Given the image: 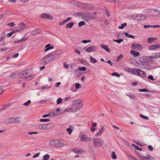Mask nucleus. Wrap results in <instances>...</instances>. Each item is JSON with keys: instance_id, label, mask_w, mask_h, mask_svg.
<instances>
[{"instance_id": "obj_22", "label": "nucleus", "mask_w": 160, "mask_h": 160, "mask_svg": "<svg viewBox=\"0 0 160 160\" xmlns=\"http://www.w3.org/2000/svg\"><path fill=\"white\" fill-rule=\"evenodd\" d=\"M139 158L140 159L141 158L142 159L145 158L148 160H152L153 159V158L149 155H147V157H144L142 156L139 157Z\"/></svg>"}, {"instance_id": "obj_57", "label": "nucleus", "mask_w": 160, "mask_h": 160, "mask_svg": "<svg viewBox=\"0 0 160 160\" xmlns=\"http://www.w3.org/2000/svg\"><path fill=\"white\" fill-rule=\"evenodd\" d=\"M123 57V56L122 54L120 55L118 57L117 61H119V60L122 58Z\"/></svg>"}, {"instance_id": "obj_44", "label": "nucleus", "mask_w": 160, "mask_h": 160, "mask_svg": "<svg viewBox=\"0 0 160 160\" xmlns=\"http://www.w3.org/2000/svg\"><path fill=\"white\" fill-rule=\"evenodd\" d=\"M127 24L126 23H125L123 24H122L121 26H119L118 28L120 29H122L124 28L126 26Z\"/></svg>"}, {"instance_id": "obj_34", "label": "nucleus", "mask_w": 160, "mask_h": 160, "mask_svg": "<svg viewBox=\"0 0 160 160\" xmlns=\"http://www.w3.org/2000/svg\"><path fill=\"white\" fill-rule=\"evenodd\" d=\"M156 39L155 38H150L148 39V42L149 43H151L154 40Z\"/></svg>"}, {"instance_id": "obj_61", "label": "nucleus", "mask_w": 160, "mask_h": 160, "mask_svg": "<svg viewBox=\"0 0 160 160\" xmlns=\"http://www.w3.org/2000/svg\"><path fill=\"white\" fill-rule=\"evenodd\" d=\"M16 74L14 73H13L10 75V77L12 78H14L16 77Z\"/></svg>"}, {"instance_id": "obj_50", "label": "nucleus", "mask_w": 160, "mask_h": 160, "mask_svg": "<svg viewBox=\"0 0 160 160\" xmlns=\"http://www.w3.org/2000/svg\"><path fill=\"white\" fill-rule=\"evenodd\" d=\"M66 130L69 134H71L73 131L70 128H67Z\"/></svg>"}, {"instance_id": "obj_33", "label": "nucleus", "mask_w": 160, "mask_h": 160, "mask_svg": "<svg viewBox=\"0 0 160 160\" xmlns=\"http://www.w3.org/2000/svg\"><path fill=\"white\" fill-rule=\"evenodd\" d=\"M73 24L74 23L72 22L68 23L66 25V27L67 28H71L73 26Z\"/></svg>"}, {"instance_id": "obj_28", "label": "nucleus", "mask_w": 160, "mask_h": 160, "mask_svg": "<svg viewBox=\"0 0 160 160\" xmlns=\"http://www.w3.org/2000/svg\"><path fill=\"white\" fill-rule=\"evenodd\" d=\"M57 145V146L59 148H61L64 147L65 144L63 143L60 142L59 140L58 139Z\"/></svg>"}, {"instance_id": "obj_9", "label": "nucleus", "mask_w": 160, "mask_h": 160, "mask_svg": "<svg viewBox=\"0 0 160 160\" xmlns=\"http://www.w3.org/2000/svg\"><path fill=\"white\" fill-rule=\"evenodd\" d=\"M41 18H44L50 20L53 19V17L48 13H44L41 15Z\"/></svg>"}, {"instance_id": "obj_51", "label": "nucleus", "mask_w": 160, "mask_h": 160, "mask_svg": "<svg viewBox=\"0 0 160 160\" xmlns=\"http://www.w3.org/2000/svg\"><path fill=\"white\" fill-rule=\"evenodd\" d=\"M50 121V119H41L40 121L41 122H48Z\"/></svg>"}, {"instance_id": "obj_63", "label": "nucleus", "mask_w": 160, "mask_h": 160, "mask_svg": "<svg viewBox=\"0 0 160 160\" xmlns=\"http://www.w3.org/2000/svg\"><path fill=\"white\" fill-rule=\"evenodd\" d=\"M148 78L149 79H150V80H152V81H153L154 80V79H153V76L152 75H149L148 77Z\"/></svg>"}, {"instance_id": "obj_3", "label": "nucleus", "mask_w": 160, "mask_h": 160, "mask_svg": "<svg viewBox=\"0 0 160 160\" xmlns=\"http://www.w3.org/2000/svg\"><path fill=\"white\" fill-rule=\"evenodd\" d=\"M93 143L95 147L99 148L103 144L104 142L102 139L99 138H96L93 139Z\"/></svg>"}, {"instance_id": "obj_62", "label": "nucleus", "mask_w": 160, "mask_h": 160, "mask_svg": "<svg viewBox=\"0 0 160 160\" xmlns=\"http://www.w3.org/2000/svg\"><path fill=\"white\" fill-rule=\"evenodd\" d=\"M152 25H145L143 26V28H151Z\"/></svg>"}, {"instance_id": "obj_15", "label": "nucleus", "mask_w": 160, "mask_h": 160, "mask_svg": "<svg viewBox=\"0 0 160 160\" xmlns=\"http://www.w3.org/2000/svg\"><path fill=\"white\" fill-rule=\"evenodd\" d=\"M41 32L42 30L41 29L39 28H36V29L31 31L30 34L32 36H34L38 33Z\"/></svg>"}, {"instance_id": "obj_25", "label": "nucleus", "mask_w": 160, "mask_h": 160, "mask_svg": "<svg viewBox=\"0 0 160 160\" xmlns=\"http://www.w3.org/2000/svg\"><path fill=\"white\" fill-rule=\"evenodd\" d=\"M72 151L77 153L80 154L83 152V150L80 149L73 148Z\"/></svg>"}, {"instance_id": "obj_19", "label": "nucleus", "mask_w": 160, "mask_h": 160, "mask_svg": "<svg viewBox=\"0 0 160 160\" xmlns=\"http://www.w3.org/2000/svg\"><path fill=\"white\" fill-rule=\"evenodd\" d=\"M69 3L71 4L72 5H74L75 6H78L80 7V6H81V2H78V1H72L69 2Z\"/></svg>"}, {"instance_id": "obj_16", "label": "nucleus", "mask_w": 160, "mask_h": 160, "mask_svg": "<svg viewBox=\"0 0 160 160\" xmlns=\"http://www.w3.org/2000/svg\"><path fill=\"white\" fill-rule=\"evenodd\" d=\"M26 27L25 24L23 23H21L19 25V28L18 29H16L15 31L21 32L25 30Z\"/></svg>"}, {"instance_id": "obj_37", "label": "nucleus", "mask_w": 160, "mask_h": 160, "mask_svg": "<svg viewBox=\"0 0 160 160\" xmlns=\"http://www.w3.org/2000/svg\"><path fill=\"white\" fill-rule=\"evenodd\" d=\"M148 49L150 50H155V44L149 46L148 48Z\"/></svg>"}, {"instance_id": "obj_43", "label": "nucleus", "mask_w": 160, "mask_h": 160, "mask_svg": "<svg viewBox=\"0 0 160 160\" xmlns=\"http://www.w3.org/2000/svg\"><path fill=\"white\" fill-rule=\"evenodd\" d=\"M85 24L86 23L85 22L83 21H80L78 24V26L79 27H81L83 25H85Z\"/></svg>"}, {"instance_id": "obj_59", "label": "nucleus", "mask_w": 160, "mask_h": 160, "mask_svg": "<svg viewBox=\"0 0 160 160\" xmlns=\"http://www.w3.org/2000/svg\"><path fill=\"white\" fill-rule=\"evenodd\" d=\"M91 41L90 40H84L82 41V42L83 43H86L88 42H89Z\"/></svg>"}, {"instance_id": "obj_55", "label": "nucleus", "mask_w": 160, "mask_h": 160, "mask_svg": "<svg viewBox=\"0 0 160 160\" xmlns=\"http://www.w3.org/2000/svg\"><path fill=\"white\" fill-rule=\"evenodd\" d=\"M86 68L85 67H80L78 70L83 71H84L86 70Z\"/></svg>"}, {"instance_id": "obj_26", "label": "nucleus", "mask_w": 160, "mask_h": 160, "mask_svg": "<svg viewBox=\"0 0 160 160\" xmlns=\"http://www.w3.org/2000/svg\"><path fill=\"white\" fill-rule=\"evenodd\" d=\"M147 56H144L141 57L139 59V61L142 62H147Z\"/></svg>"}, {"instance_id": "obj_27", "label": "nucleus", "mask_w": 160, "mask_h": 160, "mask_svg": "<svg viewBox=\"0 0 160 160\" xmlns=\"http://www.w3.org/2000/svg\"><path fill=\"white\" fill-rule=\"evenodd\" d=\"M130 53L134 56L135 57L138 56L139 54L138 52L135 51L134 50L131 51Z\"/></svg>"}, {"instance_id": "obj_41", "label": "nucleus", "mask_w": 160, "mask_h": 160, "mask_svg": "<svg viewBox=\"0 0 160 160\" xmlns=\"http://www.w3.org/2000/svg\"><path fill=\"white\" fill-rule=\"evenodd\" d=\"M111 158L112 159H116L117 158V156L114 152H113L111 155Z\"/></svg>"}, {"instance_id": "obj_53", "label": "nucleus", "mask_w": 160, "mask_h": 160, "mask_svg": "<svg viewBox=\"0 0 160 160\" xmlns=\"http://www.w3.org/2000/svg\"><path fill=\"white\" fill-rule=\"evenodd\" d=\"M112 76H116L118 78L120 76V75L119 74L116 72L112 73Z\"/></svg>"}, {"instance_id": "obj_14", "label": "nucleus", "mask_w": 160, "mask_h": 160, "mask_svg": "<svg viewBox=\"0 0 160 160\" xmlns=\"http://www.w3.org/2000/svg\"><path fill=\"white\" fill-rule=\"evenodd\" d=\"M137 72L138 73L137 75L139 76L145 78L146 76V73L140 69H137Z\"/></svg>"}, {"instance_id": "obj_10", "label": "nucleus", "mask_w": 160, "mask_h": 160, "mask_svg": "<svg viewBox=\"0 0 160 160\" xmlns=\"http://www.w3.org/2000/svg\"><path fill=\"white\" fill-rule=\"evenodd\" d=\"M147 18V16L145 14H139L137 15L135 17L137 20H143Z\"/></svg>"}, {"instance_id": "obj_7", "label": "nucleus", "mask_w": 160, "mask_h": 160, "mask_svg": "<svg viewBox=\"0 0 160 160\" xmlns=\"http://www.w3.org/2000/svg\"><path fill=\"white\" fill-rule=\"evenodd\" d=\"M82 17V18L86 22L90 20L92 18L91 15V14L83 12V13Z\"/></svg>"}, {"instance_id": "obj_23", "label": "nucleus", "mask_w": 160, "mask_h": 160, "mask_svg": "<svg viewBox=\"0 0 160 160\" xmlns=\"http://www.w3.org/2000/svg\"><path fill=\"white\" fill-rule=\"evenodd\" d=\"M101 47L102 48L105 50L106 51L108 52H110V49L108 46L104 44H101Z\"/></svg>"}, {"instance_id": "obj_47", "label": "nucleus", "mask_w": 160, "mask_h": 160, "mask_svg": "<svg viewBox=\"0 0 160 160\" xmlns=\"http://www.w3.org/2000/svg\"><path fill=\"white\" fill-rule=\"evenodd\" d=\"M139 91L140 92H148L149 90L146 88L140 89L139 90Z\"/></svg>"}, {"instance_id": "obj_46", "label": "nucleus", "mask_w": 160, "mask_h": 160, "mask_svg": "<svg viewBox=\"0 0 160 160\" xmlns=\"http://www.w3.org/2000/svg\"><path fill=\"white\" fill-rule=\"evenodd\" d=\"M71 98L70 97H64L63 99V101L66 102L68 101H69Z\"/></svg>"}, {"instance_id": "obj_58", "label": "nucleus", "mask_w": 160, "mask_h": 160, "mask_svg": "<svg viewBox=\"0 0 160 160\" xmlns=\"http://www.w3.org/2000/svg\"><path fill=\"white\" fill-rule=\"evenodd\" d=\"M15 24H14V22H11L10 23H9L8 24V26H9L11 27H13V26H15Z\"/></svg>"}, {"instance_id": "obj_56", "label": "nucleus", "mask_w": 160, "mask_h": 160, "mask_svg": "<svg viewBox=\"0 0 160 160\" xmlns=\"http://www.w3.org/2000/svg\"><path fill=\"white\" fill-rule=\"evenodd\" d=\"M15 31H12L11 32H10L9 33H8L7 35V37H11L12 35L13 34V33L15 32Z\"/></svg>"}, {"instance_id": "obj_32", "label": "nucleus", "mask_w": 160, "mask_h": 160, "mask_svg": "<svg viewBox=\"0 0 160 160\" xmlns=\"http://www.w3.org/2000/svg\"><path fill=\"white\" fill-rule=\"evenodd\" d=\"M89 59L90 61L92 63H95L97 62V60L96 59L93 58L92 57H90Z\"/></svg>"}, {"instance_id": "obj_45", "label": "nucleus", "mask_w": 160, "mask_h": 160, "mask_svg": "<svg viewBox=\"0 0 160 160\" xmlns=\"http://www.w3.org/2000/svg\"><path fill=\"white\" fill-rule=\"evenodd\" d=\"M83 12H77L74 14L75 16L76 17L77 16H79L80 17H82Z\"/></svg>"}, {"instance_id": "obj_31", "label": "nucleus", "mask_w": 160, "mask_h": 160, "mask_svg": "<svg viewBox=\"0 0 160 160\" xmlns=\"http://www.w3.org/2000/svg\"><path fill=\"white\" fill-rule=\"evenodd\" d=\"M28 38L26 36H25L23 37L20 40L18 41L17 42H15V43H18L21 41L22 42H23L25 41Z\"/></svg>"}, {"instance_id": "obj_18", "label": "nucleus", "mask_w": 160, "mask_h": 160, "mask_svg": "<svg viewBox=\"0 0 160 160\" xmlns=\"http://www.w3.org/2000/svg\"><path fill=\"white\" fill-rule=\"evenodd\" d=\"M131 48L132 49H135V48H137L138 50H141L142 48V47L141 45L133 44L131 46Z\"/></svg>"}, {"instance_id": "obj_64", "label": "nucleus", "mask_w": 160, "mask_h": 160, "mask_svg": "<svg viewBox=\"0 0 160 160\" xmlns=\"http://www.w3.org/2000/svg\"><path fill=\"white\" fill-rule=\"evenodd\" d=\"M155 50L157 49L160 48V44H155Z\"/></svg>"}, {"instance_id": "obj_12", "label": "nucleus", "mask_w": 160, "mask_h": 160, "mask_svg": "<svg viewBox=\"0 0 160 160\" xmlns=\"http://www.w3.org/2000/svg\"><path fill=\"white\" fill-rule=\"evenodd\" d=\"M81 140L84 142L90 141L91 140V138L88 137L87 135L83 134L81 137Z\"/></svg>"}, {"instance_id": "obj_54", "label": "nucleus", "mask_w": 160, "mask_h": 160, "mask_svg": "<svg viewBox=\"0 0 160 160\" xmlns=\"http://www.w3.org/2000/svg\"><path fill=\"white\" fill-rule=\"evenodd\" d=\"M140 116L144 119L147 120H148L149 119V118L148 117L144 116L142 114H140Z\"/></svg>"}, {"instance_id": "obj_11", "label": "nucleus", "mask_w": 160, "mask_h": 160, "mask_svg": "<svg viewBox=\"0 0 160 160\" xmlns=\"http://www.w3.org/2000/svg\"><path fill=\"white\" fill-rule=\"evenodd\" d=\"M97 50V47L96 46H91L88 48L86 50V51L89 53L91 52H95Z\"/></svg>"}, {"instance_id": "obj_1", "label": "nucleus", "mask_w": 160, "mask_h": 160, "mask_svg": "<svg viewBox=\"0 0 160 160\" xmlns=\"http://www.w3.org/2000/svg\"><path fill=\"white\" fill-rule=\"evenodd\" d=\"M54 52H51L42 58L41 62L43 64H47L50 61L54 60Z\"/></svg>"}, {"instance_id": "obj_60", "label": "nucleus", "mask_w": 160, "mask_h": 160, "mask_svg": "<svg viewBox=\"0 0 160 160\" xmlns=\"http://www.w3.org/2000/svg\"><path fill=\"white\" fill-rule=\"evenodd\" d=\"M47 102V100H42L39 101L38 103H46Z\"/></svg>"}, {"instance_id": "obj_6", "label": "nucleus", "mask_w": 160, "mask_h": 160, "mask_svg": "<svg viewBox=\"0 0 160 160\" xmlns=\"http://www.w3.org/2000/svg\"><path fill=\"white\" fill-rule=\"evenodd\" d=\"M80 8L85 10H91L94 8L93 5L88 3H85L81 2V6Z\"/></svg>"}, {"instance_id": "obj_2", "label": "nucleus", "mask_w": 160, "mask_h": 160, "mask_svg": "<svg viewBox=\"0 0 160 160\" xmlns=\"http://www.w3.org/2000/svg\"><path fill=\"white\" fill-rule=\"evenodd\" d=\"M72 104L76 112L82 108L83 106V102L80 99L74 100L72 101Z\"/></svg>"}, {"instance_id": "obj_30", "label": "nucleus", "mask_w": 160, "mask_h": 160, "mask_svg": "<svg viewBox=\"0 0 160 160\" xmlns=\"http://www.w3.org/2000/svg\"><path fill=\"white\" fill-rule=\"evenodd\" d=\"M52 52H54V55L56 54L57 56L59 55L62 53V51L60 50H58ZM54 57H55V56Z\"/></svg>"}, {"instance_id": "obj_48", "label": "nucleus", "mask_w": 160, "mask_h": 160, "mask_svg": "<svg viewBox=\"0 0 160 160\" xmlns=\"http://www.w3.org/2000/svg\"><path fill=\"white\" fill-rule=\"evenodd\" d=\"M31 103V101L30 100H28L26 102L24 103L23 104V105L24 106H28Z\"/></svg>"}, {"instance_id": "obj_13", "label": "nucleus", "mask_w": 160, "mask_h": 160, "mask_svg": "<svg viewBox=\"0 0 160 160\" xmlns=\"http://www.w3.org/2000/svg\"><path fill=\"white\" fill-rule=\"evenodd\" d=\"M151 12L154 16L159 15L160 14V11L157 9H152L151 10Z\"/></svg>"}, {"instance_id": "obj_49", "label": "nucleus", "mask_w": 160, "mask_h": 160, "mask_svg": "<svg viewBox=\"0 0 160 160\" xmlns=\"http://www.w3.org/2000/svg\"><path fill=\"white\" fill-rule=\"evenodd\" d=\"M62 102V99L61 98H59L57 100V104H59Z\"/></svg>"}, {"instance_id": "obj_36", "label": "nucleus", "mask_w": 160, "mask_h": 160, "mask_svg": "<svg viewBox=\"0 0 160 160\" xmlns=\"http://www.w3.org/2000/svg\"><path fill=\"white\" fill-rule=\"evenodd\" d=\"M46 48L44 50V51L45 52H46L48 50L53 49L54 48V47L52 45L49 47H48V48Z\"/></svg>"}, {"instance_id": "obj_20", "label": "nucleus", "mask_w": 160, "mask_h": 160, "mask_svg": "<svg viewBox=\"0 0 160 160\" xmlns=\"http://www.w3.org/2000/svg\"><path fill=\"white\" fill-rule=\"evenodd\" d=\"M48 124H42L39 125L38 129L40 130H46L48 129Z\"/></svg>"}, {"instance_id": "obj_42", "label": "nucleus", "mask_w": 160, "mask_h": 160, "mask_svg": "<svg viewBox=\"0 0 160 160\" xmlns=\"http://www.w3.org/2000/svg\"><path fill=\"white\" fill-rule=\"evenodd\" d=\"M123 40V39H119L115 40V39H113V41L115 42H117L118 43H120L121 42H122Z\"/></svg>"}, {"instance_id": "obj_40", "label": "nucleus", "mask_w": 160, "mask_h": 160, "mask_svg": "<svg viewBox=\"0 0 160 160\" xmlns=\"http://www.w3.org/2000/svg\"><path fill=\"white\" fill-rule=\"evenodd\" d=\"M51 88L50 86L47 85L45 86H42L41 87V89L42 90L50 88Z\"/></svg>"}, {"instance_id": "obj_8", "label": "nucleus", "mask_w": 160, "mask_h": 160, "mask_svg": "<svg viewBox=\"0 0 160 160\" xmlns=\"http://www.w3.org/2000/svg\"><path fill=\"white\" fill-rule=\"evenodd\" d=\"M105 129L104 126H101L100 128L98 129V132L95 134L97 137H99L101 136L105 131Z\"/></svg>"}, {"instance_id": "obj_17", "label": "nucleus", "mask_w": 160, "mask_h": 160, "mask_svg": "<svg viewBox=\"0 0 160 160\" xmlns=\"http://www.w3.org/2000/svg\"><path fill=\"white\" fill-rule=\"evenodd\" d=\"M58 139H54L48 142V145L51 146H57Z\"/></svg>"}, {"instance_id": "obj_39", "label": "nucleus", "mask_w": 160, "mask_h": 160, "mask_svg": "<svg viewBox=\"0 0 160 160\" xmlns=\"http://www.w3.org/2000/svg\"><path fill=\"white\" fill-rule=\"evenodd\" d=\"M50 157V156L49 154H47L44 155L43 158V159L44 160H48Z\"/></svg>"}, {"instance_id": "obj_29", "label": "nucleus", "mask_w": 160, "mask_h": 160, "mask_svg": "<svg viewBox=\"0 0 160 160\" xmlns=\"http://www.w3.org/2000/svg\"><path fill=\"white\" fill-rule=\"evenodd\" d=\"M147 62L150 63L154 62V60L151 58L150 56H147Z\"/></svg>"}, {"instance_id": "obj_24", "label": "nucleus", "mask_w": 160, "mask_h": 160, "mask_svg": "<svg viewBox=\"0 0 160 160\" xmlns=\"http://www.w3.org/2000/svg\"><path fill=\"white\" fill-rule=\"evenodd\" d=\"M64 112H76V111H75V109L74 107H71L68 108H66L64 111Z\"/></svg>"}, {"instance_id": "obj_21", "label": "nucleus", "mask_w": 160, "mask_h": 160, "mask_svg": "<svg viewBox=\"0 0 160 160\" xmlns=\"http://www.w3.org/2000/svg\"><path fill=\"white\" fill-rule=\"evenodd\" d=\"M126 95L127 96L129 97L131 99L135 100L137 98L136 96L134 95L132 93H128Z\"/></svg>"}, {"instance_id": "obj_35", "label": "nucleus", "mask_w": 160, "mask_h": 160, "mask_svg": "<svg viewBox=\"0 0 160 160\" xmlns=\"http://www.w3.org/2000/svg\"><path fill=\"white\" fill-rule=\"evenodd\" d=\"M138 69L137 68H134L133 69H131V70L130 72H131L132 74L137 75L138 72H137V69Z\"/></svg>"}, {"instance_id": "obj_5", "label": "nucleus", "mask_w": 160, "mask_h": 160, "mask_svg": "<svg viewBox=\"0 0 160 160\" xmlns=\"http://www.w3.org/2000/svg\"><path fill=\"white\" fill-rule=\"evenodd\" d=\"M20 76L22 78H28L29 80L31 79L33 77L32 75L28 74L27 70H24L21 72L19 74Z\"/></svg>"}, {"instance_id": "obj_4", "label": "nucleus", "mask_w": 160, "mask_h": 160, "mask_svg": "<svg viewBox=\"0 0 160 160\" xmlns=\"http://www.w3.org/2000/svg\"><path fill=\"white\" fill-rule=\"evenodd\" d=\"M8 122V124H12L15 123H20L21 122V118L19 117H12L7 119Z\"/></svg>"}, {"instance_id": "obj_52", "label": "nucleus", "mask_w": 160, "mask_h": 160, "mask_svg": "<svg viewBox=\"0 0 160 160\" xmlns=\"http://www.w3.org/2000/svg\"><path fill=\"white\" fill-rule=\"evenodd\" d=\"M81 85L80 84H79L78 83H76L75 88L76 89H78L80 88H81Z\"/></svg>"}, {"instance_id": "obj_38", "label": "nucleus", "mask_w": 160, "mask_h": 160, "mask_svg": "<svg viewBox=\"0 0 160 160\" xmlns=\"http://www.w3.org/2000/svg\"><path fill=\"white\" fill-rule=\"evenodd\" d=\"M125 36L129 38H134V36L132 35L129 34L128 32L125 33Z\"/></svg>"}]
</instances>
